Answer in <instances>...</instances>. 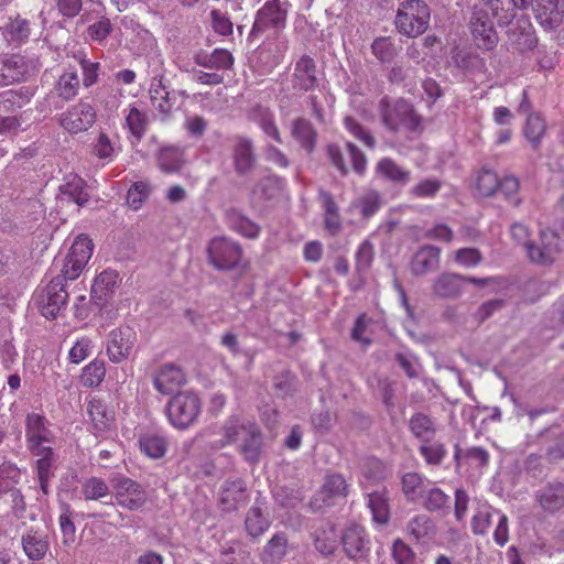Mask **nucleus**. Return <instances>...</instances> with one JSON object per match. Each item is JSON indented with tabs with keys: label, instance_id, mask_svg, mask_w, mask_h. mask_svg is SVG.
Instances as JSON below:
<instances>
[{
	"label": "nucleus",
	"instance_id": "f257e3e1",
	"mask_svg": "<svg viewBox=\"0 0 564 564\" xmlns=\"http://www.w3.org/2000/svg\"><path fill=\"white\" fill-rule=\"evenodd\" d=\"M93 242L86 236H78L63 261L61 273L54 276L40 295L39 306L46 318H55L66 306L68 293L65 282L76 280L93 254Z\"/></svg>",
	"mask_w": 564,
	"mask_h": 564
},
{
	"label": "nucleus",
	"instance_id": "f03ea898",
	"mask_svg": "<svg viewBox=\"0 0 564 564\" xmlns=\"http://www.w3.org/2000/svg\"><path fill=\"white\" fill-rule=\"evenodd\" d=\"M431 11L422 0H405L400 3L395 15V28L409 37L423 34L430 24Z\"/></svg>",
	"mask_w": 564,
	"mask_h": 564
},
{
	"label": "nucleus",
	"instance_id": "7ed1b4c3",
	"mask_svg": "<svg viewBox=\"0 0 564 564\" xmlns=\"http://www.w3.org/2000/svg\"><path fill=\"white\" fill-rule=\"evenodd\" d=\"M379 115L382 124L392 132L401 129L415 131L421 124V119L414 112L412 105L404 99H381Z\"/></svg>",
	"mask_w": 564,
	"mask_h": 564
},
{
	"label": "nucleus",
	"instance_id": "20e7f679",
	"mask_svg": "<svg viewBox=\"0 0 564 564\" xmlns=\"http://www.w3.org/2000/svg\"><path fill=\"white\" fill-rule=\"evenodd\" d=\"M202 412V401L192 391L175 394L166 404L170 423L177 430H186L193 425Z\"/></svg>",
	"mask_w": 564,
	"mask_h": 564
},
{
	"label": "nucleus",
	"instance_id": "39448f33",
	"mask_svg": "<svg viewBox=\"0 0 564 564\" xmlns=\"http://www.w3.org/2000/svg\"><path fill=\"white\" fill-rule=\"evenodd\" d=\"M40 69L39 58L21 54L0 55V86L26 80Z\"/></svg>",
	"mask_w": 564,
	"mask_h": 564
},
{
	"label": "nucleus",
	"instance_id": "423d86ee",
	"mask_svg": "<svg viewBox=\"0 0 564 564\" xmlns=\"http://www.w3.org/2000/svg\"><path fill=\"white\" fill-rule=\"evenodd\" d=\"M208 263L218 271H231L239 267L242 249L238 242L227 237L213 238L207 247Z\"/></svg>",
	"mask_w": 564,
	"mask_h": 564
},
{
	"label": "nucleus",
	"instance_id": "0eeeda50",
	"mask_svg": "<svg viewBox=\"0 0 564 564\" xmlns=\"http://www.w3.org/2000/svg\"><path fill=\"white\" fill-rule=\"evenodd\" d=\"M25 444L30 453H39L53 447L56 436L51 430L48 420L40 413H28L25 416Z\"/></svg>",
	"mask_w": 564,
	"mask_h": 564
},
{
	"label": "nucleus",
	"instance_id": "6e6552de",
	"mask_svg": "<svg viewBox=\"0 0 564 564\" xmlns=\"http://www.w3.org/2000/svg\"><path fill=\"white\" fill-rule=\"evenodd\" d=\"M562 240L557 232L551 229L540 231L539 242L527 243V257L533 263L551 265L562 251Z\"/></svg>",
	"mask_w": 564,
	"mask_h": 564
},
{
	"label": "nucleus",
	"instance_id": "1a4fd4ad",
	"mask_svg": "<svg viewBox=\"0 0 564 564\" xmlns=\"http://www.w3.org/2000/svg\"><path fill=\"white\" fill-rule=\"evenodd\" d=\"M111 488L116 503L129 511L141 509L148 501V494L143 486L131 478H113Z\"/></svg>",
	"mask_w": 564,
	"mask_h": 564
},
{
	"label": "nucleus",
	"instance_id": "9d476101",
	"mask_svg": "<svg viewBox=\"0 0 564 564\" xmlns=\"http://www.w3.org/2000/svg\"><path fill=\"white\" fill-rule=\"evenodd\" d=\"M96 110L86 101L80 100L68 108L59 117V124L69 133L87 131L96 122Z\"/></svg>",
	"mask_w": 564,
	"mask_h": 564
},
{
	"label": "nucleus",
	"instance_id": "9b49d317",
	"mask_svg": "<svg viewBox=\"0 0 564 564\" xmlns=\"http://www.w3.org/2000/svg\"><path fill=\"white\" fill-rule=\"evenodd\" d=\"M470 30L476 45L486 51L495 48L498 44V34L487 11L474 8L470 18Z\"/></svg>",
	"mask_w": 564,
	"mask_h": 564
},
{
	"label": "nucleus",
	"instance_id": "f8f14e48",
	"mask_svg": "<svg viewBox=\"0 0 564 564\" xmlns=\"http://www.w3.org/2000/svg\"><path fill=\"white\" fill-rule=\"evenodd\" d=\"M347 488L348 485L341 475H328L321 490L313 497L311 508L313 510H321L333 506L337 500L346 498Z\"/></svg>",
	"mask_w": 564,
	"mask_h": 564
},
{
	"label": "nucleus",
	"instance_id": "ddd939ff",
	"mask_svg": "<svg viewBox=\"0 0 564 564\" xmlns=\"http://www.w3.org/2000/svg\"><path fill=\"white\" fill-rule=\"evenodd\" d=\"M288 10L279 0H269L257 12L251 35H258L270 29H282L285 25Z\"/></svg>",
	"mask_w": 564,
	"mask_h": 564
},
{
	"label": "nucleus",
	"instance_id": "4468645a",
	"mask_svg": "<svg viewBox=\"0 0 564 564\" xmlns=\"http://www.w3.org/2000/svg\"><path fill=\"white\" fill-rule=\"evenodd\" d=\"M154 389L164 395L172 394L186 382L183 369L174 364L160 366L152 376Z\"/></svg>",
	"mask_w": 564,
	"mask_h": 564
},
{
	"label": "nucleus",
	"instance_id": "2eb2a0df",
	"mask_svg": "<svg viewBox=\"0 0 564 564\" xmlns=\"http://www.w3.org/2000/svg\"><path fill=\"white\" fill-rule=\"evenodd\" d=\"M231 159L238 175L250 173L257 160L251 139L243 135H235L231 139Z\"/></svg>",
	"mask_w": 564,
	"mask_h": 564
},
{
	"label": "nucleus",
	"instance_id": "dca6fc26",
	"mask_svg": "<svg viewBox=\"0 0 564 564\" xmlns=\"http://www.w3.org/2000/svg\"><path fill=\"white\" fill-rule=\"evenodd\" d=\"M344 551L350 558H364L370 551V540L364 527L351 524L341 535Z\"/></svg>",
	"mask_w": 564,
	"mask_h": 564
},
{
	"label": "nucleus",
	"instance_id": "f3484780",
	"mask_svg": "<svg viewBox=\"0 0 564 564\" xmlns=\"http://www.w3.org/2000/svg\"><path fill=\"white\" fill-rule=\"evenodd\" d=\"M134 343L135 334L130 328L111 330L107 344L109 359L115 364L122 362L130 356Z\"/></svg>",
	"mask_w": 564,
	"mask_h": 564
},
{
	"label": "nucleus",
	"instance_id": "a211bd4d",
	"mask_svg": "<svg viewBox=\"0 0 564 564\" xmlns=\"http://www.w3.org/2000/svg\"><path fill=\"white\" fill-rule=\"evenodd\" d=\"M441 249L432 245L420 248L412 257L410 269L415 276H424L440 268Z\"/></svg>",
	"mask_w": 564,
	"mask_h": 564
},
{
	"label": "nucleus",
	"instance_id": "6ab92c4d",
	"mask_svg": "<svg viewBox=\"0 0 564 564\" xmlns=\"http://www.w3.org/2000/svg\"><path fill=\"white\" fill-rule=\"evenodd\" d=\"M224 511H235L248 501L247 486L241 479L226 480L219 498Z\"/></svg>",
	"mask_w": 564,
	"mask_h": 564
},
{
	"label": "nucleus",
	"instance_id": "aec40b11",
	"mask_svg": "<svg viewBox=\"0 0 564 564\" xmlns=\"http://www.w3.org/2000/svg\"><path fill=\"white\" fill-rule=\"evenodd\" d=\"M30 454L37 457L34 464V468L41 490L44 495H47L48 482L50 479L54 476V470L57 467L58 455L53 447L43 449V453L39 451V453Z\"/></svg>",
	"mask_w": 564,
	"mask_h": 564
},
{
	"label": "nucleus",
	"instance_id": "412c9836",
	"mask_svg": "<svg viewBox=\"0 0 564 564\" xmlns=\"http://www.w3.org/2000/svg\"><path fill=\"white\" fill-rule=\"evenodd\" d=\"M535 499L545 512L554 513L561 510L564 508V482H547L535 492Z\"/></svg>",
	"mask_w": 564,
	"mask_h": 564
},
{
	"label": "nucleus",
	"instance_id": "4be33fe9",
	"mask_svg": "<svg viewBox=\"0 0 564 564\" xmlns=\"http://www.w3.org/2000/svg\"><path fill=\"white\" fill-rule=\"evenodd\" d=\"M121 279L116 270L107 269L99 273L91 286V299L104 305L119 286Z\"/></svg>",
	"mask_w": 564,
	"mask_h": 564
},
{
	"label": "nucleus",
	"instance_id": "5701e85b",
	"mask_svg": "<svg viewBox=\"0 0 564 564\" xmlns=\"http://www.w3.org/2000/svg\"><path fill=\"white\" fill-rule=\"evenodd\" d=\"M465 276L457 273L444 272L433 280V294L442 299H455L463 293Z\"/></svg>",
	"mask_w": 564,
	"mask_h": 564
},
{
	"label": "nucleus",
	"instance_id": "b1692460",
	"mask_svg": "<svg viewBox=\"0 0 564 564\" xmlns=\"http://www.w3.org/2000/svg\"><path fill=\"white\" fill-rule=\"evenodd\" d=\"M507 36L510 44L521 52L532 50L536 44L532 25L527 20H519L516 24L509 26Z\"/></svg>",
	"mask_w": 564,
	"mask_h": 564
},
{
	"label": "nucleus",
	"instance_id": "393cba45",
	"mask_svg": "<svg viewBox=\"0 0 564 564\" xmlns=\"http://www.w3.org/2000/svg\"><path fill=\"white\" fill-rule=\"evenodd\" d=\"M35 87L22 86L18 89L6 90L0 95V112H13L28 105L35 95Z\"/></svg>",
	"mask_w": 564,
	"mask_h": 564
},
{
	"label": "nucleus",
	"instance_id": "a878e982",
	"mask_svg": "<svg viewBox=\"0 0 564 564\" xmlns=\"http://www.w3.org/2000/svg\"><path fill=\"white\" fill-rule=\"evenodd\" d=\"M263 446L262 433L258 425L254 423L249 426L247 434L241 437L239 452L243 455L245 459L251 464L259 462Z\"/></svg>",
	"mask_w": 564,
	"mask_h": 564
},
{
	"label": "nucleus",
	"instance_id": "bb28decb",
	"mask_svg": "<svg viewBox=\"0 0 564 564\" xmlns=\"http://www.w3.org/2000/svg\"><path fill=\"white\" fill-rule=\"evenodd\" d=\"M252 424L239 416H230L221 427L223 438L215 442L216 447L221 448L241 442V437L247 434V430Z\"/></svg>",
	"mask_w": 564,
	"mask_h": 564
},
{
	"label": "nucleus",
	"instance_id": "cd10ccee",
	"mask_svg": "<svg viewBox=\"0 0 564 564\" xmlns=\"http://www.w3.org/2000/svg\"><path fill=\"white\" fill-rule=\"evenodd\" d=\"M0 32L8 44L21 45L25 43L31 34L30 22L17 15L0 28Z\"/></svg>",
	"mask_w": 564,
	"mask_h": 564
},
{
	"label": "nucleus",
	"instance_id": "c85d7f7f",
	"mask_svg": "<svg viewBox=\"0 0 564 564\" xmlns=\"http://www.w3.org/2000/svg\"><path fill=\"white\" fill-rule=\"evenodd\" d=\"M294 87L311 90L317 85L316 65L310 56H302L294 68Z\"/></svg>",
	"mask_w": 564,
	"mask_h": 564
},
{
	"label": "nucleus",
	"instance_id": "c756f323",
	"mask_svg": "<svg viewBox=\"0 0 564 564\" xmlns=\"http://www.w3.org/2000/svg\"><path fill=\"white\" fill-rule=\"evenodd\" d=\"M58 199L61 203H75L77 206H84L89 200L85 182L74 176L59 186Z\"/></svg>",
	"mask_w": 564,
	"mask_h": 564
},
{
	"label": "nucleus",
	"instance_id": "7c9ffc66",
	"mask_svg": "<svg viewBox=\"0 0 564 564\" xmlns=\"http://www.w3.org/2000/svg\"><path fill=\"white\" fill-rule=\"evenodd\" d=\"M411 434L421 443L433 441L437 431L436 422L425 413L417 412L409 420Z\"/></svg>",
	"mask_w": 564,
	"mask_h": 564
},
{
	"label": "nucleus",
	"instance_id": "2f4dec72",
	"mask_svg": "<svg viewBox=\"0 0 564 564\" xmlns=\"http://www.w3.org/2000/svg\"><path fill=\"white\" fill-rule=\"evenodd\" d=\"M368 508L371 511L375 523L384 525L389 522L390 505L384 488L368 494Z\"/></svg>",
	"mask_w": 564,
	"mask_h": 564
},
{
	"label": "nucleus",
	"instance_id": "473e14b6",
	"mask_svg": "<svg viewBox=\"0 0 564 564\" xmlns=\"http://www.w3.org/2000/svg\"><path fill=\"white\" fill-rule=\"evenodd\" d=\"M22 546L26 556L32 561L42 560L48 551L46 536L33 530L22 535Z\"/></svg>",
	"mask_w": 564,
	"mask_h": 564
},
{
	"label": "nucleus",
	"instance_id": "72a5a7b5",
	"mask_svg": "<svg viewBox=\"0 0 564 564\" xmlns=\"http://www.w3.org/2000/svg\"><path fill=\"white\" fill-rule=\"evenodd\" d=\"M124 112L126 128L137 141H140L144 137L149 126L147 112L141 111L135 105H130Z\"/></svg>",
	"mask_w": 564,
	"mask_h": 564
},
{
	"label": "nucleus",
	"instance_id": "f704fd0d",
	"mask_svg": "<svg viewBox=\"0 0 564 564\" xmlns=\"http://www.w3.org/2000/svg\"><path fill=\"white\" fill-rule=\"evenodd\" d=\"M54 88L57 96L65 101L74 99L79 90L77 72L73 68L65 69L64 73L59 75Z\"/></svg>",
	"mask_w": 564,
	"mask_h": 564
},
{
	"label": "nucleus",
	"instance_id": "c9c22d12",
	"mask_svg": "<svg viewBox=\"0 0 564 564\" xmlns=\"http://www.w3.org/2000/svg\"><path fill=\"white\" fill-rule=\"evenodd\" d=\"M87 413L98 431H106L113 421V414L99 399H91L87 404Z\"/></svg>",
	"mask_w": 564,
	"mask_h": 564
},
{
	"label": "nucleus",
	"instance_id": "e433bc0d",
	"mask_svg": "<svg viewBox=\"0 0 564 564\" xmlns=\"http://www.w3.org/2000/svg\"><path fill=\"white\" fill-rule=\"evenodd\" d=\"M377 172L387 180L400 185H405L411 178L410 171L400 166L390 158H383L378 162Z\"/></svg>",
	"mask_w": 564,
	"mask_h": 564
},
{
	"label": "nucleus",
	"instance_id": "4c0bfd02",
	"mask_svg": "<svg viewBox=\"0 0 564 564\" xmlns=\"http://www.w3.org/2000/svg\"><path fill=\"white\" fill-rule=\"evenodd\" d=\"M150 99L152 106L166 116L171 112L173 104L170 99V94L162 84V78L154 77L150 86Z\"/></svg>",
	"mask_w": 564,
	"mask_h": 564
},
{
	"label": "nucleus",
	"instance_id": "58836bf2",
	"mask_svg": "<svg viewBox=\"0 0 564 564\" xmlns=\"http://www.w3.org/2000/svg\"><path fill=\"white\" fill-rule=\"evenodd\" d=\"M496 512L500 511L487 503H479L470 522L473 533L476 535H485L491 525Z\"/></svg>",
	"mask_w": 564,
	"mask_h": 564
},
{
	"label": "nucleus",
	"instance_id": "ea45409f",
	"mask_svg": "<svg viewBox=\"0 0 564 564\" xmlns=\"http://www.w3.org/2000/svg\"><path fill=\"white\" fill-rule=\"evenodd\" d=\"M420 496L423 498L424 507L431 512L448 509L449 507V496L437 487L422 488Z\"/></svg>",
	"mask_w": 564,
	"mask_h": 564
},
{
	"label": "nucleus",
	"instance_id": "a19ab883",
	"mask_svg": "<svg viewBox=\"0 0 564 564\" xmlns=\"http://www.w3.org/2000/svg\"><path fill=\"white\" fill-rule=\"evenodd\" d=\"M292 135L305 150H313L316 140V132L308 120L302 118L296 119L292 127Z\"/></svg>",
	"mask_w": 564,
	"mask_h": 564
},
{
	"label": "nucleus",
	"instance_id": "79ce46f5",
	"mask_svg": "<svg viewBox=\"0 0 564 564\" xmlns=\"http://www.w3.org/2000/svg\"><path fill=\"white\" fill-rule=\"evenodd\" d=\"M196 62L210 69H228L234 64V57L227 50L216 48L209 55L198 56Z\"/></svg>",
	"mask_w": 564,
	"mask_h": 564
},
{
	"label": "nucleus",
	"instance_id": "37998d69",
	"mask_svg": "<svg viewBox=\"0 0 564 564\" xmlns=\"http://www.w3.org/2000/svg\"><path fill=\"white\" fill-rule=\"evenodd\" d=\"M406 531L414 540L421 541L434 534L435 525L427 516L419 514L408 522Z\"/></svg>",
	"mask_w": 564,
	"mask_h": 564
},
{
	"label": "nucleus",
	"instance_id": "c03bdc74",
	"mask_svg": "<svg viewBox=\"0 0 564 564\" xmlns=\"http://www.w3.org/2000/svg\"><path fill=\"white\" fill-rule=\"evenodd\" d=\"M245 527L250 536L258 538L269 529L270 521L262 514L260 508L252 507L247 512Z\"/></svg>",
	"mask_w": 564,
	"mask_h": 564
},
{
	"label": "nucleus",
	"instance_id": "a18cd8bd",
	"mask_svg": "<svg viewBox=\"0 0 564 564\" xmlns=\"http://www.w3.org/2000/svg\"><path fill=\"white\" fill-rule=\"evenodd\" d=\"M91 154L105 163H110L117 155V149L111 142L109 135L99 132L91 144Z\"/></svg>",
	"mask_w": 564,
	"mask_h": 564
},
{
	"label": "nucleus",
	"instance_id": "49530a36",
	"mask_svg": "<svg viewBox=\"0 0 564 564\" xmlns=\"http://www.w3.org/2000/svg\"><path fill=\"white\" fill-rule=\"evenodd\" d=\"M545 122L539 113H530L524 126V135L532 147L536 149L545 133Z\"/></svg>",
	"mask_w": 564,
	"mask_h": 564
},
{
	"label": "nucleus",
	"instance_id": "de8ad7c7",
	"mask_svg": "<svg viewBox=\"0 0 564 564\" xmlns=\"http://www.w3.org/2000/svg\"><path fill=\"white\" fill-rule=\"evenodd\" d=\"M182 153L174 148H164L158 154V165L164 173H175L182 167Z\"/></svg>",
	"mask_w": 564,
	"mask_h": 564
},
{
	"label": "nucleus",
	"instance_id": "09e8293b",
	"mask_svg": "<svg viewBox=\"0 0 564 564\" xmlns=\"http://www.w3.org/2000/svg\"><path fill=\"white\" fill-rule=\"evenodd\" d=\"M140 448L150 458L158 459L165 455L167 443L162 436L147 435L140 438Z\"/></svg>",
	"mask_w": 564,
	"mask_h": 564
},
{
	"label": "nucleus",
	"instance_id": "8fccbe9b",
	"mask_svg": "<svg viewBox=\"0 0 564 564\" xmlns=\"http://www.w3.org/2000/svg\"><path fill=\"white\" fill-rule=\"evenodd\" d=\"M536 18L541 23H551L554 19L560 18L561 0H532Z\"/></svg>",
	"mask_w": 564,
	"mask_h": 564
},
{
	"label": "nucleus",
	"instance_id": "3c124183",
	"mask_svg": "<svg viewBox=\"0 0 564 564\" xmlns=\"http://www.w3.org/2000/svg\"><path fill=\"white\" fill-rule=\"evenodd\" d=\"M420 454L429 465H440L447 454L445 446L438 441H427L421 443Z\"/></svg>",
	"mask_w": 564,
	"mask_h": 564
},
{
	"label": "nucleus",
	"instance_id": "603ef678",
	"mask_svg": "<svg viewBox=\"0 0 564 564\" xmlns=\"http://www.w3.org/2000/svg\"><path fill=\"white\" fill-rule=\"evenodd\" d=\"M106 375L105 365L102 361L94 360L88 364L80 375V382L88 388L98 387Z\"/></svg>",
	"mask_w": 564,
	"mask_h": 564
},
{
	"label": "nucleus",
	"instance_id": "864d4df0",
	"mask_svg": "<svg viewBox=\"0 0 564 564\" xmlns=\"http://www.w3.org/2000/svg\"><path fill=\"white\" fill-rule=\"evenodd\" d=\"M500 24H509L516 13L511 0H484Z\"/></svg>",
	"mask_w": 564,
	"mask_h": 564
},
{
	"label": "nucleus",
	"instance_id": "5fc2aeb1",
	"mask_svg": "<svg viewBox=\"0 0 564 564\" xmlns=\"http://www.w3.org/2000/svg\"><path fill=\"white\" fill-rule=\"evenodd\" d=\"M21 478V470L17 465L4 463L0 465V496L15 487Z\"/></svg>",
	"mask_w": 564,
	"mask_h": 564
},
{
	"label": "nucleus",
	"instance_id": "6e6d98bb",
	"mask_svg": "<svg viewBox=\"0 0 564 564\" xmlns=\"http://www.w3.org/2000/svg\"><path fill=\"white\" fill-rule=\"evenodd\" d=\"M229 224L232 230L240 234L243 237L254 239L259 236L260 227L251 221L249 218L240 215V214H232L229 217Z\"/></svg>",
	"mask_w": 564,
	"mask_h": 564
},
{
	"label": "nucleus",
	"instance_id": "4d7b16f0",
	"mask_svg": "<svg viewBox=\"0 0 564 564\" xmlns=\"http://www.w3.org/2000/svg\"><path fill=\"white\" fill-rule=\"evenodd\" d=\"M112 30L113 26L110 19L101 15L96 22L88 25L86 30L87 39L100 43L110 35Z\"/></svg>",
	"mask_w": 564,
	"mask_h": 564
},
{
	"label": "nucleus",
	"instance_id": "13d9d810",
	"mask_svg": "<svg viewBox=\"0 0 564 564\" xmlns=\"http://www.w3.org/2000/svg\"><path fill=\"white\" fill-rule=\"evenodd\" d=\"M82 492L86 500H99L109 496V487L102 479L91 477L83 484Z\"/></svg>",
	"mask_w": 564,
	"mask_h": 564
},
{
	"label": "nucleus",
	"instance_id": "bf43d9fd",
	"mask_svg": "<svg viewBox=\"0 0 564 564\" xmlns=\"http://www.w3.org/2000/svg\"><path fill=\"white\" fill-rule=\"evenodd\" d=\"M345 129L357 140L368 148H375L376 140L355 118L347 116L344 118Z\"/></svg>",
	"mask_w": 564,
	"mask_h": 564
},
{
	"label": "nucleus",
	"instance_id": "052dcab7",
	"mask_svg": "<svg viewBox=\"0 0 564 564\" xmlns=\"http://www.w3.org/2000/svg\"><path fill=\"white\" fill-rule=\"evenodd\" d=\"M477 189L482 196H492L499 187L498 175L490 170H482L477 177Z\"/></svg>",
	"mask_w": 564,
	"mask_h": 564
},
{
	"label": "nucleus",
	"instance_id": "680f3d73",
	"mask_svg": "<svg viewBox=\"0 0 564 564\" xmlns=\"http://www.w3.org/2000/svg\"><path fill=\"white\" fill-rule=\"evenodd\" d=\"M361 473L370 482H380L387 476L386 466L377 458H367L361 466Z\"/></svg>",
	"mask_w": 564,
	"mask_h": 564
},
{
	"label": "nucleus",
	"instance_id": "e2e57ef3",
	"mask_svg": "<svg viewBox=\"0 0 564 564\" xmlns=\"http://www.w3.org/2000/svg\"><path fill=\"white\" fill-rule=\"evenodd\" d=\"M415 75V70L408 64H395L389 75L388 79L391 84L394 85H404L405 87L411 86L413 83V78Z\"/></svg>",
	"mask_w": 564,
	"mask_h": 564
},
{
	"label": "nucleus",
	"instance_id": "0e129e2a",
	"mask_svg": "<svg viewBox=\"0 0 564 564\" xmlns=\"http://www.w3.org/2000/svg\"><path fill=\"white\" fill-rule=\"evenodd\" d=\"M453 260L462 267L474 268L482 261V256L476 248H462L453 252Z\"/></svg>",
	"mask_w": 564,
	"mask_h": 564
},
{
	"label": "nucleus",
	"instance_id": "69168bd1",
	"mask_svg": "<svg viewBox=\"0 0 564 564\" xmlns=\"http://www.w3.org/2000/svg\"><path fill=\"white\" fill-rule=\"evenodd\" d=\"M151 186L145 182H135L127 194V202L133 209H139L142 203L149 197Z\"/></svg>",
	"mask_w": 564,
	"mask_h": 564
},
{
	"label": "nucleus",
	"instance_id": "338daca9",
	"mask_svg": "<svg viewBox=\"0 0 564 564\" xmlns=\"http://www.w3.org/2000/svg\"><path fill=\"white\" fill-rule=\"evenodd\" d=\"M441 188V182L436 178H425L412 186L410 189L411 196L415 198H431L434 197Z\"/></svg>",
	"mask_w": 564,
	"mask_h": 564
},
{
	"label": "nucleus",
	"instance_id": "774afa93",
	"mask_svg": "<svg viewBox=\"0 0 564 564\" xmlns=\"http://www.w3.org/2000/svg\"><path fill=\"white\" fill-rule=\"evenodd\" d=\"M83 70V85L85 87L93 86L98 79L99 63L90 62L85 54L75 55Z\"/></svg>",
	"mask_w": 564,
	"mask_h": 564
}]
</instances>
